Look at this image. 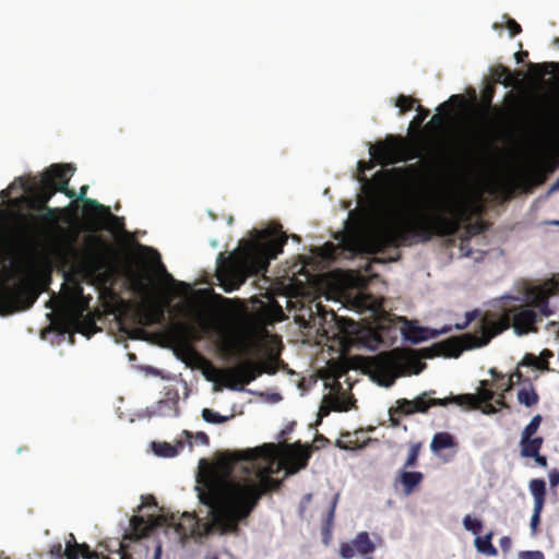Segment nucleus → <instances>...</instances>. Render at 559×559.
Instances as JSON below:
<instances>
[{
    "mask_svg": "<svg viewBox=\"0 0 559 559\" xmlns=\"http://www.w3.org/2000/svg\"><path fill=\"white\" fill-rule=\"evenodd\" d=\"M73 317L76 323H81V318H83V309H76L73 313Z\"/></svg>",
    "mask_w": 559,
    "mask_h": 559,
    "instance_id": "nucleus-64",
    "label": "nucleus"
},
{
    "mask_svg": "<svg viewBox=\"0 0 559 559\" xmlns=\"http://www.w3.org/2000/svg\"><path fill=\"white\" fill-rule=\"evenodd\" d=\"M139 323L144 326L162 324L166 318V307L163 302L145 298L138 311Z\"/></svg>",
    "mask_w": 559,
    "mask_h": 559,
    "instance_id": "nucleus-12",
    "label": "nucleus"
},
{
    "mask_svg": "<svg viewBox=\"0 0 559 559\" xmlns=\"http://www.w3.org/2000/svg\"><path fill=\"white\" fill-rule=\"evenodd\" d=\"M492 537H493V532L487 533L484 537L477 536L475 538V547H476V549L479 552L485 554L487 556H497L498 555V550H497V548L491 543Z\"/></svg>",
    "mask_w": 559,
    "mask_h": 559,
    "instance_id": "nucleus-26",
    "label": "nucleus"
},
{
    "mask_svg": "<svg viewBox=\"0 0 559 559\" xmlns=\"http://www.w3.org/2000/svg\"><path fill=\"white\" fill-rule=\"evenodd\" d=\"M455 445L453 436L449 432H437L431 441L430 448L433 452L450 449Z\"/></svg>",
    "mask_w": 559,
    "mask_h": 559,
    "instance_id": "nucleus-24",
    "label": "nucleus"
},
{
    "mask_svg": "<svg viewBox=\"0 0 559 559\" xmlns=\"http://www.w3.org/2000/svg\"><path fill=\"white\" fill-rule=\"evenodd\" d=\"M492 143L481 132H478L468 145V153L471 157L477 160H484L489 156Z\"/></svg>",
    "mask_w": 559,
    "mask_h": 559,
    "instance_id": "nucleus-15",
    "label": "nucleus"
},
{
    "mask_svg": "<svg viewBox=\"0 0 559 559\" xmlns=\"http://www.w3.org/2000/svg\"><path fill=\"white\" fill-rule=\"evenodd\" d=\"M233 416H224L216 412H214L211 408H203L202 409V418L210 424H224L228 421Z\"/></svg>",
    "mask_w": 559,
    "mask_h": 559,
    "instance_id": "nucleus-31",
    "label": "nucleus"
},
{
    "mask_svg": "<svg viewBox=\"0 0 559 559\" xmlns=\"http://www.w3.org/2000/svg\"><path fill=\"white\" fill-rule=\"evenodd\" d=\"M337 499H338V496L336 495L333 498V501L331 503V508L329 510L328 519H326V527L328 528H330L332 526V524H333V519H334V513H335V508H336Z\"/></svg>",
    "mask_w": 559,
    "mask_h": 559,
    "instance_id": "nucleus-51",
    "label": "nucleus"
},
{
    "mask_svg": "<svg viewBox=\"0 0 559 559\" xmlns=\"http://www.w3.org/2000/svg\"><path fill=\"white\" fill-rule=\"evenodd\" d=\"M406 324L402 329V334L405 340L413 344H418L429 338L439 336L440 332L428 328L419 326L413 322L405 321Z\"/></svg>",
    "mask_w": 559,
    "mask_h": 559,
    "instance_id": "nucleus-13",
    "label": "nucleus"
},
{
    "mask_svg": "<svg viewBox=\"0 0 559 559\" xmlns=\"http://www.w3.org/2000/svg\"><path fill=\"white\" fill-rule=\"evenodd\" d=\"M272 447H273V444H264L259 448L248 449L246 451L230 453V454H228V457L226 460V467L231 471V469H235L239 463L243 462L248 465H251V467L243 466L242 468L247 473H251V469H253V467H254L253 462L258 457H261V456L269 457L271 455Z\"/></svg>",
    "mask_w": 559,
    "mask_h": 559,
    "instance_id": "nucleus-11",
    "label": "nucleus"
},
{
    "mask_svg": "<svg viewBox=\"0 0 559 559\" xmlns=\"http://www.w3.org/2000/svg\"><path fill=\"white\" fill-rule=\"evenodd\" d=\"M500 546L501 548L504 550V551H508L511 547V539L510 537L508 536H503L501 539H500Z\"/></svg>",
    "mask_w": 559,
    "mask_h": 559,
    "instance_id": "nucleus-58",
    "label": "nucleus"
},
{
    "mask_svg": "<svg viewBox=\"0 0 559 559\" xmlns=\"http://www.w3.org/2000/svg\"><path fill=\"white\" fill-rule=\"evenodd\" d=\"M519 559H545V557L539 550H526L519 552Z\"/></svg>",
    "mask_w": 559,
    "mask_h": 559,
    "instance_id": "nucleus-46",
    "label": "nucleus"
},
{
    "mask_svg": "<svg viewBox=\"0 0 559 559\" xmlns=\"http://www.w3.org/2000/svg\"><path fill=\"white\" fill-rule=\"evenodd\" d=\"M355 546L349 543H344L340 547V556L343 559H352L355 556Z\"/></svg>",
    "mask_w": 559,
    "mask_h": 559,
    "instance_id": "nucleus-43",
    "label": "nucleus"
},
{
    "mask_svg": "<svg viewBox=\"0 0 559 559\" xmlns=\"http://www.w3.org/2000/svg\"><path fill=\"white\" fill-rule=\"evenodd\" d=\"M49 554L53 559H63L66 557L64 548L61 543L53 544L49 549Z\"/></svg>",
    "mask_w": 559,
    "mask_h": 559,
    "instance_id": "nucleus-45",
    "label": "nucleus"
},
{
    "mask_svg": "<svg viewBox=\"0 0 559 559\" xmlns=\"http://www.w3.org/2000/svg\"><path fill=\"white\" fill-rule=\"evenodd\" d=\"M519 366H528L535 368H542V362L534 354H526Z\"/></svg>",
    "mask_w": 559,
    "mask_h": 559,
    "instance_id": "nucleus-42",
    "label": "nucleus"
},
{
    "mask_svg": "<svg viewBox=\"0 0 559 559\" xmlns=\"http://www.w3.org/2000/svg\"><path fill=\"white\" fill-rule=\"evenodd\" d=\"M64 559H79L78 547H72L71 545H68V547L64 548Z\"/></svg>",
    "mask_w": 559,
    "mask_h": 559,
    "instance_id": "nucleus-53",
    "label": "nucleus"
},
{
    "mask_svg": "<svg viewBox=\"0 0 559 559\" xmlns=\"http://www.w3.org/2000/svg\"><path fill=\"white\" fill-rule=\"evenodd\" d=\"M317 309H318V312L322 316L323 320H326V316L330 314L331 316V319L334 320L336 318V314L334 313V311H330V312H324L323 311V307L320 305V304H317L316 305Z\"/></svg>",
    "mask_w": 559,
    "mask_h": 559,
    "instance_id": "nucleus-56",
    "label": "nucleus"
},
{
    "mask_svg": "<svg viewBox=\"0 0 559 559\" xmlns=\"http://www.w3.org/2000/svg\"><path fill=\"white\" fill-rule=\"evenodd\" d=\"M431 210L412 215L401 211L386 213L371 236L374 251L427 242L435 236L451 237L459 231L464 213L454 201L438 199Z\"/></svg>",
    "mask_w": 559,
    "mask_h": 559,
    "instance_id": "nucleus-3",
    "label": "nucleus"
},
{
    "mask_svg": "<svg viewBox=\"0 0 559 559\" xmlns=\"http://www.w3.org/2000/svg\"><path fill=\"white\" fill-rule=\"evenodd\" d=\"M478 314H479V312L477 310L466 312V320H465L464 324H462V325L457 324L456 328L460 330L465 329L471 322H473L478 317Z\"/></svg>",
    "mask_w": 559,
    "mask_h": 559,
    "instance_id": "nucleus-52",
    "label": "nucleus"
},
{
    "mask_svg": "<svg viewBox=\"0 0 559 559\" xmlns=\"http://www.w3.org/2000/svg\"><path fill=\"white\" fill-rule=\"evenodd\" d=\"M74 170L71 164H52L43 174L40 182L35 178L20 177L9 186V189H15V185L19 183V188L24 192L39 197L41 204H47L58 191L72 199L75 192L70 190L68 185Z\"/></svg>",
    "mask_w": 559,
    "mask_h": 559,
    "instance_id": "nucleus-6",
    "label": "nucleus"
},
{
    "mask_svg": "<svg viewBox=\"0 0 559 559\" xmlns=\"http://www.w3.org/2000/svg\"><path fill=\"white\" fill-rule=\"evenodd\" d=\"M420 449L421 443H412L409 445L408 455L404 463V468L414 467L417 465Z\"/></svg>",
    "mask_w": 559,
    "mask_h": 559,
    "instance_id": "nucleus-35",
    "label": "nucleus"
},
{
    "mask_svg": "<svg viewBox=\"0 0 559 559\" xmlns=\"http://www.w3.org/2000/svg\"><path fill=\"white\" fill-rule=\"evenodd\" d=\"M145 250H148L150 252L154 253L155 255V259H156V263L158 264V270L163 273L164 277L170 282L171 284H175V285H181V286H187L186 283L183 282H177L171 274H169L165 267V265L162 263L160 261V255L159 253L154 250L153 248H148V247H144Z\"/></svg>",
    "mask_w": 559,
    "mask_h": 559,
    "instance_id": "nucleus-33",
    "label": "nucleus"
},
{
    "mask_svg": "<svg viewBox=\"0 0 559 559\" xmlns=\"http://www.w3.org/2000/svg\"><path fill=\"white\" fill-rule=\"evenodd\" d=\"M558 289L559 288L554 283L530 287L526 290L528 305L514 306L501 314L490 311L486 312L478 323L479 329L476 333L452 336L430 347L424 348V357H459L465 349L487 345L492 337L499 335L510 326L514 329L518 335L537 332L536 324L540 321L539 316L550 317L554 313L549 308V297Z\"/></svg>",
    "mask_w": 559,
    "mask_h": 559,
    "instance_id": "nucleus-2",
    "label": "nucleus"
},
{
    "mask_svg": "<svg viewBox=\"0 0 559 559\" xmlns=\"http://www.w3.org/2000/svg\"><path fill=\"white\" fill-rule=\"evenodd\" d=\"M413 362H417V359L411 353L395 348L379 356L377 371L389 376L390 381L386 385H391L395 378L404 374Z\"/></svg>",
    "mask_w": 559,
    "mask_h": 559,
    "instance_id": "nucleus-10",
    "label": "nucleus"
},
{
    "mask_svg": "<svg viewBox=\"0 0 559 559\" xmlns=\"http://www.w3.org/2000/svg\"><path fill=\"white\" fill-rule=\"evenodd\" d=\"M530 491L534 498V507L544 508L546 497V483L542 478H534L528 484Z\"/></svg>",
    "mask_w": 559,
    "mask_h": 559,
    "instance_id": "nucleus-20",
    "label": "nucleus"
},
{
    "mask_svg": "<svg viewBox=\"0 0 559 559\" xmlns=\"http://www.w3.org/2000/svg\"><path fill=\"white\" fill-rule=\"evenodd\" d=\"M423 152L436 156V151L423 143L419 133L414 141L402 135L389 134L384 140L371 144L369 148L372 160L381 166L417 158Z\"/></svg>",
    "mask_w": 559,
    "mask_h": 559,
    "instance_id": "nucleus-7",
    "label": "nucleus"
},
{
    "mask_svg": "<svg viewBox=\"0 0 559 559\" xmlns=\"http://www.w3.org/2000/svg\"><path fill=\"white\" fill-rule=\"evenodd\" d=\"M507 28L510 32L511 37H514L522 32L521 25L513 19H508Z\"/></svg>",
    "mask_w": 559,
    "mask_h": 559,
    "instance_id": "nucleus-48",
    "label": "nucleus"
},
{
    "mask_svg": "<svg viewBox=\"0 0 559 559\" xmlns=\"http://www.w3.org/2000/svg\"><path fill=\"white\" fill-rule=\"evenodd\" d=\"M371 337L377 343V345L384 344V342L382 341V337L378 331L371 332Z\"/></svg>",
    "mask_w": 559,
    "mask_h": 559,
    "instance_id": "nucleus-61",
    "label": "nucleus"
},
{
    "mask_svg": "<svg viewBox=\"0 0 559 559\" xmlns=\"http://www.w3.org/2000/svg\"><path fill=\"white\" fill-rule=\"evenodd\" d=\"M397 479L403 486L404 493L408 496L423 481L424 475L420 472L401 471Z\"/></svg>",
    "mask_w": 559,
    "mask_h": 559,
    "instance_id": "nucleus-19",
    "label": "nucleus"
},
{
    "mask_svg": "<svg viewBox=\"0 0 559 559\" xmlns=\"http://www.w3.org/2000/svg\"><path fill=\"white\" fill-rule=\"evenodd\" d=\"M417 111L418 115L414 118L411 127H419L430 114V111L424 108L421 105H418Z\"/></svg>",
    "mask_w": 559,
    "mask_h": 559,
    "instance_id": "nucleus-44",
    "label": "nucleus"
},
{
    "mask_svg": "<svg viewBox=\"0 0 559 559\" xmlns=\"http://www.w3.org/2000/svg\"><path fill=\"white\" fill-rule=\"evenodd\" d=\"M295 447H299V451L295 452L292 456L290 473H296L301 468H305L310 459L309 445H301L299 442L294 444Z\"/></svg>",
    "mask_w": 559,
    "mask_h": 559,
    "instance_id": "nucleus-21",
    "label": "nucleus"
},
{
    "mask_svg": "<svg viewBox=\"0 0 559 559\" xmlns=\"http://www.w3.org/2000/svg\"><path fill=\"white\" fill-rule=\"evenodd\" d=\"M331 403L333 404V406H330V405H326V404H322V405L320 406L319 415H320L321 417L328 416L332 409H333V411H336V412H345V411H348V407H347V406H342V405L340 404V401H338V400H331Z\"/></svg>",
    "mask_w": 559,
    "mask_h": 559,
    "instance_id": "nucleus-39",
    "label": "nucleus"
},
{
    "mask_svg": "<svg viewBox=\"0 0 559 559\" xmlns=\"http://www.w3.org/2000/svg\"><path fill=\"white\" fill-rule=\"evenodd\" d=\"M435 394V390H429L420 393L413 400L399 399L395 412H401L403 416H411L417 413L426 414L435 406H448L450 404L468 407L477 406V399L474 394L451 395L443 399H437L433 396Z\"/></svg>",
    "mask_w": 559,
    "mask_h": 559,
    "instance_id": "nucleus-8",
    "label": "nucleus"
},
{
    "mask_svg": "<svg viewBox=\"0 0 559 559\" xmlns=\"http://www.w3.org/2000/svg\"><path fill=\"white\" fill-rule=\"evenodd\" d=\"M417 171L416 165L395 167L377 171L370 180H365L364 192L373 201H380L388 197L391 191L394 177L404 178Z\"/></svg>",
    "mask_w": 559,
    "mask_h": 559,
    "instance_id": "nucleus-9",
    "label": "nucleus"
},
{
    "mask_svg": "<svg viewBox=\"0 0 559 559\" xmlns=\"http://www.w3.org/2000/svg\"><path fill=\"white\" fill-rule=\"evenodd\" d=\"M544 443V438L536 436V437H521L520 440V449H521V455L523 457L531 459L532 456H536L537 453L540 451Z\"/></svg>",
    "mask_w": 559,
    "mask_h": 559,
    "instance_id": "nucleus-18",
    "label": "nucleus"
},
{
    "mask_svg": "<svg viewBox=\"0 0 559 559\" xmlns=\"http://www.w3.org/2000/svg\"><path fill=\"white\" fill-rule=\"evenodd\" d=\"M463 525L465 527V530L472 532L473 534L475 535H478L479 532L481 531L483 528V523L480 520L478 519H474L472 518L471 515H466L464 516L463 519Z\"/></svg>",
    "mask_w": 559,
    "mask_h": 559,
    "instance_id": "nucleus-38",
    "label": "nucleus"
},
{
    "mask_svg": "<svg viewBox=\"0 0 559 559\" xmlns=\"http://www.w3.org/2000/svg\"><path fill=\"white\" fill-rule=\"evenodd\" d=\"M200 328L203 333H209L212 329L211 324L206 320L201 321Z\"/></svg>",
    "mask_w": 559,
    "mask_h": 559,
    "instance_id": "nucleus-60",
    "label": "nucleus"
},
{
    "mask_svg": "<svg viewBox=\"0 0 559 559\" xmlns=\"http://www.w3.org/2000/svg\"><path fill=\"white\" fill-rule=\"evenodd\" d=\"M335 253V246L332 242H326L322 247V254L326 258H332Z\"/></svg>",
    "mask_w": 559,
    "mask_h": 559,
    "instance_id": "nucleus-54",
    "label": "nucleus"
},
{
    "mask_svg": "<svg viewBox=\"0 0 559 559\" xmlns=\"http://www.w3.org/2000/svg\"><path fill=\"white\" fill-rule=\"evenodd\" d=\"M396 405L389 409L391 426L396 428L401 425L399 416L403 415L401 412H395Z\"/></svg>",
    "mask_w": 559,
    "mask_h": 559,
    "instance_id": "nucleus-50",
    "label": "nucleus"
},
{
    "mask_svg": "<svg viewBox=\"0 0 559 559\" xmlns=\"http://www.w3.org/2000/svg\"><path fill=\"white\" fill-rule=\"evenodd\" d=\"M71 546L78 547L79 556H82L84 559H109L107 556L103 554H98L94 550H91V548L86 544L74 543V545Z\"/></svg>",
    "mask_w": 559,
    "mask_h": 559,
    "instance_id": "nucleus-32",
    "label": "nucleus"
},
{
    "mask_svg": "<svg viewBox=\"0 0 559 559\" xmlns=\"http://www.w3.org/2000/svg\"><path fill=\"white\" fill-rule=\"evenodd\" d=\"M522 377H523L522 372L519 369H516L512 374H510L509 379L503 384L504 385L503 391L511 390V388L513 386V383H514L513 382L514 379H516V381H521Z\"/></svg>",
    "mask_w": 559,
    "mask_h": 559,
    "instance_id": "nucleus-49",
    "label": "nucleus"
},
{
    "mask_svg": "<svg viewBox=\"0 0 559 559\" xmlns=\"http://www.w3.org/2000/svg\"><path fill=\"white\" fill-rule=\"evenodd\" d=\"M197 438L203 443V444H209L210 442V439H209V436L205 433V432H199L197 435Z\"/></svg>",
    "mask_w": 559,
    "mask_h": 559,
    "instance_id": "nucleus-63",
    "label": "nucleus"
},
{
    "mask_svg": "<svg viewBox=\"0 0 559 559\" xmlns=\"http://www.w3.org/2000/svg\"><path fill=\"white\" fill-rule=\"evenodd\" d=\"M372 167H373L372 162H368V163H366V162L360 160V162L358 163V169H359L361 173H364L365 170H370Z\"/></svg>",
    "mask_w": 559,
    "mask_h": 559,
    "instance_id": "nucleus-59",
    "label": "nucleus"
},
{
    "mask_svg": "<svg viewBox=\"0 0 559 559\" xmlns=\"http://www.w3.org/2000/svg\"><path fill=\"white\" fill-rule=\"evenodd\" d=\"M415 102L411 96L400 95L395 100V106L400 109V115H404L413 109Z\"/></svg>",
    "mask_w": 559,
    "mask_h": 559,
    "instance_id": "nucleus-37",
    "label": "nucleus"
},
{
    "mask_svg": "<svg viewBox=\"0 0 559 559\" xmlns=\"http://www.w3.org/2000/svg\"><path fill=\"white\" fill-rule=\"evenodd\" d=\"M311 499H312V495L311 493H307V495L304 496L302 501H301V506H300L301 511L305 510L306 506L311 501Z\"/></svg>",
    "mask_w": 559,
    "mask_h": 559,
    "instance_id": "nucleus-62",
    "label": "nucleus"
},
{
    "mask_svg": "<svg viewBox=\"0 0 559 559\" xmlns=\"http://www.w3.org/2000/svg\"><path fill=\"white\" fill-rule=\"evenodd\" d=\"M154 451L157 455L164 457H173L177 454V449L167 442L153 443Z\"/></svg>",
    "mask_w": 559,
    "mask_h": 559,
    "instance_id": "nucleus-34",
    "label": "nucleus"
},
{
    "mask_svg": "<svg viewBox=\"0 0 559 559\" xmlns=\"http://www.w3.org/2000/svg\"><path fill=\"white\" fill-rule=\"evenodd\" d=\"M543 509L544 508L534 507L533 515L531 518V528H532L533 533L536 532L537 526L540 523V513H542Z\"/></svg>",
    "mask_w": 559,
    "mask_h": 559,
    "instance_id": "nucleus-47",
    "label": "nucleus"
},
{
    "mask_svg": "<svg viewBox=\"0 0 559 559\" xmlns=\"http://www.w3.org/2000/svg\"><path fill=\"white\" fill-rule=\"evenodd\" d=\"M281 228L255 230L230 257L219 253L216 275L226 293L238 289L248 277L266 272L270 261L283 252L287 242Z\"/></svg>",
    "mask_w": 559,
    "mask_h": 559,
    "instance_id": "nucleus-4",
    "label": "nucleus"
},
{
    "mask_svg": "<svg viewBox=\"0 0 559 559\" xmlns=\"http://www.w3.org/2000/svg\"><path fill=\"white\" fill-rule=\"evenodd\" d=\"M131 289L139 295H146L148 292V285L145 283V278L142 274L132 273L130 276Z\"/></svg>",
    "mask_w": 559,
    "mask_h": 559,
    "instance_id": "nucleus-30",
    "label": "nucleus"
},
{
    "mask_svg": "<svg viewBox=\"0 0 559 559\" xmlns=\"http://www.w3.org/2000/svg\"><path fill=\"white\" fill-rule=\"evenodd\" d=\"M493 83H501L506 87L513 85V76L509 68L503 64H498L491 70Z\"/></svg>",
    "mask_w": 559,
    "mask_h": 559,
    "instance_id": "nucleus-25",
    "label": "nucleus"
},
{
    "mask_svg": "<svg viewBox=\"0 0 559 559\" xmlns=\"http://www.w3.org/2000/svg\"><path fill=\"white\" fill-rule=\"evenodd\" d=\"M353 545L355 546L357 552L361 556L370 555L376 550V545L370 539L367 532L358 533L353 539Z\"/></svg>",
    "mask_w": 559,
    "mask_h": 559,
    "instance_id": "nucleus-22",
    "label": "nucleus"
},
{
    "mask_svg": "<svg viewBox=\"0 0 559 559\" xmlns=\"http://www.w3.org/2000/svg\"><path fill=\"white\" fill-rule=\"evenodd\" d=\"M543 421L542 415L537 414L535 415L528 425H526L521 433V437H535V433L537 432L540 424Z\"/></svg>",
    "mask_w": 559,
    "mask_h": 559,
    "instance_id": "nucleus-36",
    "label": "nucleus"
},
{
    "mask_svg": "<svg viewBox=\"0 0 559 559\" xmlns=\"http://www.w3.org/2000/svg\"><path fill=\"white\" fill-rule=\"evenodd\" d=\"M496 94V88L493 84H487L481 92V104L486 110H492L496 115L501 112V109L498 107H492V99Z\"/></svg>",
    "mask_w": 559,
    "mask_h": 559,
    "instance_id": "nucleus-29",
    "label": "nucleus"
},
{
    "mask_svg": "<svg viewBox=\"0 0 559 559\" xmlns=\"http://www.w3.org/2000/svg\"><path fill=\"white\" fill-rule=\"evenodd\" d=\"M130 527H131L132 534L136 538L146 536L150 531V526H148L147 522L140 515H133L131 518Z\"/></svg>",
    "mask_w": 559,
    "mask_h": 559,
    "instance_id": "nucleus-28",
    "label": "nucleus"
},
{
    "mask_svg": "<svg viewBox=\"0 0 559 559\" xmlns=\"http://www.w3.org/2000/svg\"><path fill=\"white\" fill-rule=\"evenodd\" d=\"M85 209L87 211H94L97 215L109 219L114 228L118 230H124L123 217L114 215L108 206L100 204L94 199H87L85 200Z\"/></svg>",
    "mask_w": 559,
    "mask_h": 559,
    "instance_id": "nucleus-16",
    "label": "nucleus"
},
{
    "mask_svg": "<svg viewBox=\"0 0 559 559\" xmlns=\"http://www.w3.org/2000/svg\"><path fill=\"white\" fill-rule=\"evenodd\" d=\"M169 331L177 340L185 343H191L201 338L200 331L194 325L186 322L173 323Z\"/></svg>",
    "mask_w": 559,
    "mask_h": 559,
    "instance_id": "nucleus-17",
    "label": "nucleus"
},
{
    "mask_svg": "<svg viewBox=\"0 0 559 559\" xmlns=\"http://www.w3.org/2000/svg\"><path fill=\"white\" fill-rule=\"evenodd\" d=\"M13 205L20 206V205H26L28 209L43 212L47 207V204H41L40 198L36 194H28L24 192L19 198H15L12 200Z\"/></svg>",
    "mask_w": 559,
    "mask_h": 559,
    "instance_id": "nucleus-23",
    "label": "nucleus"
},
{
    "mask_svg": "<svg viewBox=\"0 0 559 559\" xmlns=\"http://www.w3.org/2000/svg\"><path fill=\"white\" fill-rule=\"evenodd\" d=\"M477 399V406L475 408H478L480 403H489L495 397L493 391L489 389H484L479 392V395H474ZM464 408L474 409V407L463 406Z\"/></svg>",
    "mask_w": 559,
    "mask_h": 559,
    "instance_id": "nucleus-40",
    "label": "nucleus"
},
{
    "mask_svg": "<svg viewBox=\"0 0 559 559\" xmlns=\"http://www.w3.org/2000/svg\"><path fill=\"white\" fill-rule=\"evenodd\" d=\"M91 240L100 248V251L96 252L92 257V264L94 270L103 271L111 269L112 260L109 257V253L111 252V247L99 237H92Z\"/></svg>",
    "mask_w": 559,
    "mask_h": 559,
    "instance_id": "nucleus-14",
    "label": "nucleus"
},
{
    "mask_svg": "<svg viewBox=\"0 0 559 559\" xmlns=\"http://www.w3.org/2000/svg\"><path fill=\"white\" fill-rule=\"evenodd\" d=\"M518 401L526 407H532L538 403L539 396L533 386L523 388L518 392Z\"/></svg>",
    "mask_w": 559,
    "mask_h": 559,
    "instance_id": "nucleus-27",
    "label": "nucleus"
},
{
    "mask_svg": "<svg viewBox=\"0 0 559 559\" xmlns=\"http://www.w3.org/2000/svg\"><path fill=\"white\" fill-rule=\"evenodd\" d=\"M531 459H534L536 464L542 466V467H546L547 466V457L544 456V455H540L539 452L537 453L536 456H532Z\"/></svg>",
    "mask_w": 559,
    "mask_h": 559,
    "instance_id": "nucleus-57",
    "label": "nucleus"
},
{
    "mask_svg": "<svg viewBox=\"0 0 559 559\" xmlns=\"http://www.w3.org/2000/svg\"><path fill=\"white\" fill-rule=\"evenodd\" d=\"M444 123H445V118L440 114H436L435 116H432L430 121L424 127V130L427 132H430L433 129L444 126Z\"/></svg>",
    "mask_w": 559,
    "mask_h": 559,
    "instance_id": "nucleus-41",
    "label": "nucleus"
},
{
    "mask_svg": "<svg viewBox=\"0 0 559 559\" xmlns=\"http://www.w3.org/2000/svg\"><path fill=\"white\" fill-rule=\"evenodd\" d=\"M270 474L269 468H259L255 478L235 479L215 474L205 477L199 481L195 490L200 503L207 509L206 520L185 512L177 522H171L176 533L182 540L209 535L238 536L240 526L248 524L260 499L280 487L281 481Z\"/></svg>",
    "mask_w": 559,
    "mask_h": 559,
    "instance_id": "nucleus-1",
    "label": "nucleus"
},
{
    "mask_svg": "<svg viewBox=\"0 0 559 559\" xmlns=\"http://www.w3.org/2000/svg\"><path fill=\"white\" fill-rule=\"evenodd\" d=\"M549 483H550L551 488H555L559 485V471L558 469H552L549 473Z\"/></svg>",
    "mask_w": 559,
    "mask_h": 559,
    "instance_id": "nucleus-55",
    "label": "nucleus"
},
{
    "mask_svg": "<svg viewBox=\"0 0 559 559\" xmlns=\"http://www.w3.org/2000/svg\"><path fill=\"white\" fill-rule=\"evenodd\" d=\"M274 340L265 346L266 358L264 360L245 359L238 365L218 369L211 368V372H206V379L215 381L221 378L223 385L233 391H242L247 384L254 381L263 373L274 374L278 370L281 347H277Z\"/></svg>",
    "mask_w": 559,
    "mask_h": 559,
    "instance_id": "nucleus-5",
    "label": "nucleus"
}]
</instances>
